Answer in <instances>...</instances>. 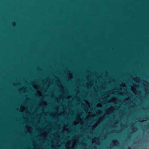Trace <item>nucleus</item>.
I'll use <instances>...</instances> for the list:
<instances>
[{
    "instance_id": "nucleus-1",
    "label": "nucleus",
    "mask_w": 149,
    "mask_h": 149,
    "mask_svg": "<svg viewBox=\"0 0 149 149\" xmlns=\"http://www.w3.org/2000/svg\"><path fill=\"white\" fill-rule=\"evenodd\" d=\"M97 107V108H98V109H99L100 108V107Z\"/></svg>"
}]
</instances>
